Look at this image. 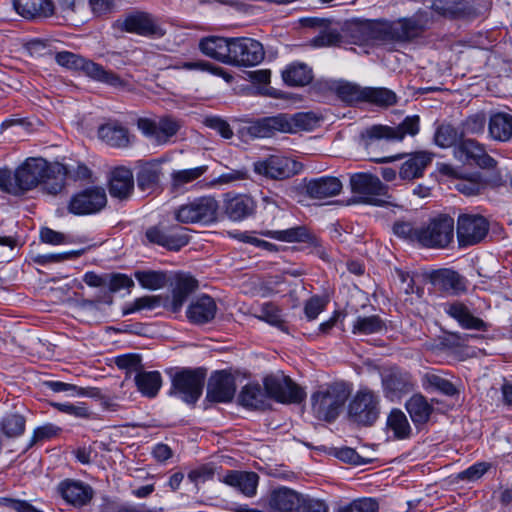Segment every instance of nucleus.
<instances>
[{
    "instance_id": "nucleus-58",
    "label": "nucleus",
    "mask_w": 512,
    "mask_h": 512,
    "mask_svg": "<svg viewBox=\"0 0 512 512\" xmlns=\"http://www.w3.org/2000/svg\"><path fill=\"white\" fill-rule=\"evenodd\" d=\"M258 318L279 328L284 326L280 308L270 302L261 306Z\"/></svg>"
},
{
    "instance_id": "nucleus-23",
    "label": "nucleus",
    "mask_w": 512,
    "mask_h": 512,
    "mask_svg": "<svg viewBox=\"0 0 512 512\" xmlns=\"http://www.w3.org/2000/svg\"><path fill=\"white\" fill-rule=\"evenodd\" d=\"M236 392L234 376L225 371L214 372L208 381L206 398L211 402H230Z\"/></svg>"
},
{
    "instance_id": "nucleus-15",
    "label": "nucleus",
    "mask_w": 512,
    "mask_h": 512,
    "mask_svg": "<svg viewBox=\"0 0 512 512\" xmlns=\"http://www.w3.org/2000/svg\"><path fill=\"white\" fill-rule=\"evenodd\" d=\"M430 23L429 13L418 11L411 17L402 18L391 23L387 28V33L392 40L397 42H410L422 37Z\"/></svg>"
},
{
    "instance_id": "nucleus-34",
    "label": "nucleus",
    "mask_w": 512,
    "mask_h": 512,
    "mask_svg": "<svg viewBox=\"0 0 512 512\" xmlns=\"http://www.w3.org/2000/svg\"><path fill=\"white\" fill-rule=\"evenodd\" d=\"M134 189L133 173L125 167L115 168L109 180V193L111 197L120 200L127 199Z\"/></svg>"
},
{
    "instance_id": "nucleus-47",
    "label": "nucleus",
    "mask_w": 512,
    "mask_h": 512,
    "mask_svg": "<svg viewBox=\"0 0 512 512\" xmlns=\"http://www.w3.org/2000/svg\"><path fill=\"white\" fill-rule=\"evenodd\" d=\"M387 427L393 432L396 439H407L412 432L406 415L400 409L391 410L387 417Z\"/></svg>"
},
{
    "instance_id": "nucleus-26",
    "label": "nucleus",
    "mask_w": 512,
    "mask_h": 512,
    "mask_svg": "<svg viewBox=\"0 0 512 512\" xmlns=\"http://www.w3.org/2000/svg\"><path fill=\"white\" fill-rule=\"evenodd\" d=\"M57 490L68 504L78 508L89 504L94 497L93 488L79 480H63L59 483Z\"/></svg>"
},
{
    "instance_id": "nucleus-19",
    "label": "nucleus",
    "mask_w": 512,
    "mask_h": 512,
    "mask_svg": "<svg viewBox=\"0 0 512 512\" xmlns=\"http://www.w3.org/2000/svg\"><path fill=\"white\" fill-rule=\"evenodd\" d=\"M453 156L463 164H473L482 169H494L497 166V161L487 153L485 146L471 138L459 141L453 149Z\"/></svg>"
},
{
    "instance_id": "nucleus-52",
    "label": "nucleus",
    "mask_w": 512,
    "mask_h": 512,
    "mask_svg": "<svg viewBox=\"0 0 512 512\" xmlns=\"http://www.w3.org/2000/svg\"><path fill=\"white\" fill-rule=\"evenodd\" d=\"M365 92L366 87H361L350 82L340 83L336 88V93L339 98L350 105L365 102Z\"/></svg>"
},
{
    "instance_id": "nucleus-50",
    "label": "nucleus",
    "mask_w": 512,
    "mask_h": 512,
    "mask_svg": "<svg viewBox=\"0 0 512 512\" xmlns=\"http://www.w3.org/2000/svg\"><path fill=\"white\" fill-rule=\"evenodd\" d=\"M397 101L398 97L396 93L388 88L366 87L365 102L387 108L395 105Z\"/></svg>"
},
{
    "instance_id": "nucleus-45",
    "label": "nucleus",
    "mask_w": 512,
    "mask_h": 512,
    "mask_svg": "<svg viewBox=\"0 0 512 512\" xmlns=\"http://www.w3.org/2000/svg\"><path fill=\"white\" fill-rule=\"evenodd\" d=\"M134 277L142 288L152 291L164 288L169 281L166 272L156 270H137Z\"/></svg>"
},
{
    "instance_id": "nucleus-14",
    "label": "nucleus",
    "mask_w": 512,
    "mask_h": 512,
    "mask_svg": "<svg viewBox=\"0 0 512 512\" xmlns=\"http://www.w3.org/2000/svg\"><path fill=\"white\" fill-rule=\"evenodd\" d=\"M255 173L273 180H285L297 175L302 164L294 159L276 154L269 155L253 164Z\"/></svg>"
},
{
    "instance_id": "nucleus-20",
    "label": "nucleus",
    "mask_w": 512,
    "mask_h": 512,
    "mask_svg": "<svg viewBox=\"0 0 512 512\" xmlns=\"http://www.w3.org/2000/svg\"><path fill=\"white\" fill-rule=\"evenodd\" d=\"M107 203L106 192L101 187H89L74 194L69 203L68 211L71 214L83 216L101 211Z\"/></svg>"
},
{
    "instance_id": "nucleus-21",
    "label": "nucleus",
    "mask_w": 512,
    "mask_h": 512,
    "mask_svg": "<svg viewBox=\"0 0 512 512\" xmlns=\"http://www.w3.org/2000/svg\"><path fill=\"white\" fill-rule=\"evenodd\" d=\"M382 387L385 397L394 401L413 391L415 382L409 372L392 368L382 375Z\"/></svg>"
},
{
    "instance_id": "nucleus-8",
    "label": "nucleus",
    "mask_w": 512,
    "mask_h": 512,
    "mask_svg": "<svg viewBox=\"0 0 512 512\" xmlns=\"http://www.w3.org/2000/svg\"><path fill=\"white\" fill-rule=\"evenodd\" d=\"M420 245L426 248H445L454 237V219L448 215H438L420 227Z\"/></svg>"
},
{
    "instance_id": "nucleus-56",
    "label": "nucleus",
    "mask_w": 512,
    "mask_h": 512,
    "mask_svg": "<svg viewBox=\"0 0 512 512\" xmlns=\"http://www.w3.org/2000/svg\"><path fill=\"white\" fill-rule=\"evenodd\" d=\"M174 69H184V70H201L208 71L214 75L222 76L227 81H230L232 78L227 72L224 71L223 68L214 66L206 61H189L183 62L173 66Z\"/></svg>"
},
{
    "instance_id": "nucleus-63",
    "label": "nucleus",
    "mask_w": 512,
    "mask_h": 512,
    "mask_svg": "<svg viewBox=\"0 0 512 512\" xmlns=\"http://www.w3.org/2000/svg\"><path fill=\"white\" fill-rule=\"evenodd\" d=\"M295 512H329V508L324 501L303 495Z\"/></svg>"
},
{
    "instance_id": "nucleus-59",
    "label": "nucleus",
    "mask_w": 512,
    "mask_h": 512,
    "mask_svg": "<svg viewBox=\"0 0 512 512\" xmlns=\"http://www.w3.org/2000/svg\"><path fill=\"white\" fill-rule=\"evenodd\" d=\"M115 364L119 369L125 370L126 373H138L142 369V358L135 353L123 354L115 358Z\"/></svg>"
},
{
    "instance_id": "nucleus-13",
    "label": "nucleus",
    "mask_w": 512,
    "mask_h": 512,
    "mask_svg": "<svg viewBox=\"0 0 512 512\" xmlns=\"http://www.w3.org/2000/svg\"><path fill=\"white\" fill-rule=\"evenodd\" d=\"M350 186L353 194L358 195L360 202L380 206L388 197V187L381 180L369 173H357L351 176Z\"/></svg>"
},
{
    "instance_id": "nucleus-28",
    "label": "nucleus",
    "mask_w": 512,
    "mask_h": 512,
    "mask_svg": "<svg viewBox=\"0 0 512 512\" xmlns=\"http://www.w3.org/2000/svg\"><path fill=\"white\" fill-rule=\"evenodd\" d=\"M438 171L442 175L459 179L456 189L466 196L478 195L486 188V182L479 173H474L470 177H463L458 168L447 163L439 164Z\"/></svg>"
},
{
    "instance_id": "nucleus-37",
    "label": "nucleus",
    "mask_w": 512,
    "mask_h": 512,
    "mask_svg": "<svg viewBox=\"0 0 512 512\" xmlns=\"http://www.w3.org/2000/svg\"><path fill=\"white\" fill-rule=\"evenodd\" d=\"M488 136L498 142L512 141V114L494 112L488 119Z\"/></svg>"
},
{
    "instance_id": "nucleus-62",
    "label": "nucleus",
    "mask_w": 512,
    "mask_h": 512,
    "mask_svg": "<svg viewBox=\"0 0 512 512\" xmlns=\"http://www.w3.org/2000/svg\"><path fill=\"white\" fill-rule=\"evenodd\" d=\"M338 512H378V503L371 498L357 499Z\"/></svg>"
},
{
    "instance_id": "nucleus-4",
    "label": "nucleus",
    "mask_w": 512,
    "mask_h": 512,
    "mask_svg": "<svg viewBox=\"0 0 512 512\" xmlns=\"http://www.w3.org/2000/svg\"><path fill=\"white\" fill-rule=\"evenodd\" d=\"M56 62L63 67L82 70L90 78L113 87H122L125 82L116 73L106 70L102 65L85 59L69 51H61L55 55Z\"/></svg>"
},
{
    "instance_id": "nucleus-44",
    "label": "nucleus",
    "mask_w": 512,
    "mask_h": 512,
    "mask_svg": "<svg viewBox=\"0 0 512 512\" xmlns=\"http://www.w3.org/2000/svg\"><path fill=\"white\" fill-rule=\"evenodd\" d=\"M135 383L142 395L153 398L162 385V377L158 371H140L135 376Z\"/></svg>"
},
{
    "instance_id": "nucleus-36",
    "label": "nucleus",
    "mask_w": 512,
    "mask_h": 512,
    "mask_svg": "<svg viewBox=\"0 0 512 512\" xmlns=\"http://www.w3.org/2000/svg\"><path fill=\"white\" fill-rule=\"evenodd\" d=\"M434 154L428 151H418L409 156L401 165L399 176L403 180H413L423 176L425 169L431 164Z\"/></svg>"
},
{
    "instance_id": "nucleus-10",
    "label": "nucleus",
    "mask_w": 512,
    "mask_h": 512,
    "mask_svg": "<svg viewBox=\"0 0 512 512\" xmlns=\"http://www.w3.org/2000/svg\"><path fill=\"white\" fill-rule=\"evenodd\" d=\"M420 130V118L417 115L407 116L398 126L373 125L361 133L365 145L373 140L402 141L406 136H415Z\"/></svg>"
},
{
    "instance_id": "nucleus-1",
    "label": "nucleus",
    "mask_w": 512,
    "mask_h": 512,
    "mask_svg": "<svg viewBox=\"0 0 512 512\" xmlns=\"http://www.w3.org/2000/svg\"><path fill=\"white\" fill-rule=\"evenodd\" d=\"M67 172L62 163L29 157L14 172L0 168V190L18 196L42 183L49 194L57 195L65 187Z\"/></svg>"
},
{
    "instance_id": "nucleus-57",
    "label": "nucleus",
    "mask_w": 512,
    "mask_h": 512,
    "mask_svg": "<svg viewBox=\"0 0 512 512\" xmlns=\"http://www.w3.org/2000/svg\"><path fill=\"white\" fill-rule=\"evenodd\" d=\"M44 385L52 390L53 392L59 393V392H72L75 395L78 396H95V389L94 388H82L78 387L73 384L61 382V381H46L44 382Z\"/></svg>"
},
{
    "instance_id": "nucleus-48",
    "label": "nucleus",
    "mask_w": 512,
    "mask_h": 512,
    "mask_svg": "<svg viewBox=\"0 0 512 512\" xmlns=\"http://www.w3.org/2000/svg\"><path fill=\"white\" fill-rule=\"evenodd\" d=\"M386 329L385 322L378 315L358 316L352 326L353 334L370 335Z\"/></svg>"
},
{
    "instance_id": "nucleus-22",
    "label": "nucleus",
    "mask_w": 512,
    "mask_h": 512,
    "mask_svg": "<svg viewBox=\"0 0 512 512\" xmlns=\"http://www.w3.org/2000/svg\"><path fill=\"white\" fill-rule=\"evenodd\" d=\"M286 124L285 114H278L277 116L265 117L251 122L249 125L242 127L239 132L246 141L268 138L272 137L276 132L283 133V130H287Z\"/></svg>"
},
{
    "instance_id": "nucleus-35",
    "label": "nucleus",
    "mask_w": 512,
    "mask_h": 512,
    "mask_svg": "<svg viewBox=\"0 0 512 512\" xmlns=\"http://www.w3.org/2000/svg\"><path fill=\"white\" fill-rule=\"evenodd\" d=\"M99 138L115 148H126L131 143L128 129L118 121H109L98 129Z\"/></svg>"
},
{
    "instance_id": "nucleus-25",
    "label": "nucleus",
    "mask_w": 512,
    "mask_h": 512,
    "mask_svg": "<svg viewBox=\"0 0 512 512\" xmlns=\"http://www.w3.org/2000/svg\"><path fill=\"white\" fill-rule=\"evenodd\" d=\"M256 207V202L249 195L226 193L224 196L223 212L231 221L247 219L255 213Z\"/></svg>"
},
{
    "instance_id": "nucleus-43",
    "label": "nucleus",
    "mask_w": 512,
    "mask_h": 512,
    "mask_svg": "<svg viewBox=\"0 0 512 512\" xmlns=\"http://www.w3.org/2000/svg\"><path fill=\"white\" fill-rule=\"evenodd\" d=\"M259 235L282 242H309L311 237L305 226H296L284 230H262Z\"/></svg>"
},
{
    "instance_id": "nucleus-41",
    "label": "nucleus",
    "mask_w": 512,
    "mask_h": 512,
    "mask_svg": "<svg viewBox=\"0 0 512 512\" xmlns=\"http://www.w3.org/2000/svg\"><path fill=\"white\" fill-rule=\"evenodd\" d=\"M162 175L160 162L150 161L139 166L136 175L137 186L142 191L153 190L156 188Z\"/></svg>"
},
{
    "instance_id": "nucleus-38",
    "label": "nucleus",
    "mask_w": 512,
    "mask_h": 512,
    "mask_svg": "<svg viewBox=\"0 0 512 512\" xmlns=\"http://www.w3.org/2000/svg\"><path fill=\"white\" fill-rule=\"evenodd\" d=\"M281 76L283 82L289 87H304L312 82L314 73L307 64L292 62L285 67Z\"/></svg>"
},
{
    "instance_id": "nucleus-54",
    "label": "nucleus",
    "mask_w": 512,
    "mask_h": 512,
    "mask_svg": "<svg viewBox=\"0 0 512 512\" xmlns=\"http://www.w3.org/2000/svg\"><path fill=\"white\" fill-rule=\"evenodd\" d=\"M486 124L488 125L487 117L484 112H478L466 117L461 123V132L465 134L480 135L485 131Z\"/></svg>"
},
{
    "instance_id": "nucleus-53",
    "label": "nucleus",
    "mask_w": 512,
    "mask_h": 512,
    "mask_svg": "<svg viewBox=\"0 0 512 512\" xmlns=\"http://www.w3.org/2000/svg\"><path fill=\"white\" fill-rule=\"evenodd\" d=\"M26 420L24 416L18 413L5 415L1 422V430L7 437H18L25 431Z\"/></svg>"
},
{
    "instance_id": "nucleus-60",
    "label": "nucleus",
    "mask_w": 512,
    "mask_h": 512,
    "mask_svg": "<svg viewBox=\"0 0 512 512\" xmlns=\"http://www.w3.org/2000/svg\"><path fill=\"white\" fill-rule=\"evenodd\" d=\"M100 512H158L145 504L133 505L128 503L107 502L102 505Z\"/></svg>"
},
{
    "instance_id": "nucleus-51",
    "label": "nucleus",
    "mask_w": 512,
    "mask_h": 512,
    "mask_svg": "<svg viewBox=\"0 0 512 512\" xmlns=\"http://www.w3.org/2000/svg\"><path fill=\"white\" fill-rule=\"evenodd\" d=\"M432 9L438 15L449 19L462 18L467 13V3L463 0L459 1H436L432 5Z\"/></svg>"
},
{
    "instance_id": "nucleus-40",
    "label": "nucleus",
    "mask_w": 512,
    "mask_h": 512,
    "mask_svg": "<svg viewBox=\"0 0 512 512\" xmlns=\"http://www.w3.org/2000/svg\"><path fill=\"white\" fill-rule=\"evenodd\" d=\"M405 408L409 413L412 422L417 427L427 423L434 410L427 398L420 393L411 396L407 400Z\"/></svg>"
},
{
    "instance_id": "nucleus-7",
    "label": "nucleus",
    "mask_w": 512,
    "mask_h": 512,
    "mask_svg": "<svg viewBox=\"0 0 512 512\" xmlns=\"http://www.w3.org/2000/svg\"><path fill=\"white\" fill-rule=\"evenodd\" d=\"M303 494L287 488L279 487L271 490L265 497L261 498L259 508L240 506L237 512H295Z\"/></svg>"
},
{
    "instance_id": "nucleus-9",
    "label": "nucleus",
    "mask_w": 512,
    "mask_h": 512,
    "mask_svg": "<svg viewBox=\"0 0 512 512\" xmlns=\"http://www.w3.org/2000/svg\"><path fill=\"white\" fill-rule=\"evenodd\" d=\"M115 31L137 34L144 37H162L165 30L148 12L134 11L128 13L112 24Z\"/></svg>"
},
{
    "instance_id": "nucleus-16",
    "label": "nucleus",
    "mask_w": 512,
    "mask_h": 512,
    "mask_svg": "<svg viewBox=\"0 0 512 512\" xmlns=\"http://www.w3.org/2000/svg\"><path fill=\"white\" fill-rule=\"evenodd\" d=\"M181 122L169 115L159 119L139 118L137 128L144 136L151 139L158 145L168 143L181 129Z\"/></svg>"
},
{
    "instance_id": "nucleus-55",
    "label": "nucleus",
    "mask_w": 512,
    "mask_h": 512,
    "mask_svg": "<svg viewBox=\"0 0 512 512\" xmlns=\"http://www.w3.org/2000/svg\"><path fill=\"white\" fill-rule=\"evenodd\" d=\"M424 382L428 385V387L437 390L446 396L451 397L458 394L457 388L451 381L435 373H426L424 375Z\"/></svg>"
},
{
    "instance_id": "nucleus-11",
    "label": "nucleus",
    "mask_w": 512,
    "mask_h": 512,
    "mask_svg": "<svg viewBox=\"0 0 512 512\" xmlns=\"http://www.w3.org/2000/svg\"><path fill=\"white\" fill-rule=\"evenodd\" d=\"M379 413V397L369 388H360L349 403L348 415L360 425L371 426Z\"/></svg>"
},
{
    "instance_id": "nucleus-5",
    "label": "nucleus",
    "mask_w": 512,
    "mask_h": 512,
    "mask_svg": "<svg viewBox=\"0 0 512 512\" xmlns=\"http://www.w3.org/2000/svg\"><path fill=\"white\" fill-rule=\"evenodd\" d=\"M206 371L203 368H184L172 376L170 395L187 404H195L202 395Z\"/></svg>"
},
{
    "instance_id": "nucleus-12",
    "label": "nucleus",
    "mask_w": 512,
    "mask_h": 512,
    "mask_svg": "<svg viewBox=\"0 0 512 512\" xmlns=\"http://www.w3.org/2000/svg\"><path fill=\"white\" fill-rule=\"evenodd\" d=\"M150 244L158 245L170 251H179L190 241L187 229L177 224L158 223L145 231Z\"/></svg>"
},
{
    "instance_id": "nucleus-30",
    "label": "nucleus",
    "mask_w": 512,
    "mask_h": 512,
    "mask_svg": "<svg viewBox=\"0 0 512 512\" xmlns=\"http://www.w3.org/2000/svg\"><path fill=\"white\" fill-rule=\"evenodd\" d=\"M216 312L217 305L214 299L203 294L192 300L187 308L186 316L191 323L202 325L212 321Z\"/></svg>"
},
{
    "instance_id": "nucleus-61",
    "label": "nucleus",
    "mask_w": 512,
    "mask_h": 512,
    "mask_svg": "<svg viewBox=\"0 0 512 512\" xmlns=\"http://www.w3.org/2000/svg\"><path fill=\"white\" fill-rule=\"evenodd\" d=\"M393 232L401 238L420 244V227L415 228L410 222H396L393 225Z\"/></svg>"
},
{
    "instance_id": "nucleus-2",
    "label": "nucleus",
    "mask_w": 512,
    "mask_h": 512,
    "mask_svg": "<svg viewBox=\"0 0 512 512\" xmlns=\"http://www.w3.org/2000/svg\"><path fill=\"white\" fill-rule=\"evenodd\" d=\"M263 385L264 389L258 383L245 385L239 394L240 404L244 407L265 409L269 405V399L282 404H299L306 397L305 391L285 375L266 376Z\"/></svg>"
},
{
    "instance_id": "nucleus-32",
    "label": "nucleus",
    "mask_w": 512,
    "mask_h": 512,
    "mask_svg": "<svg viewBox=\"0 0 512 512\" xmlns=\"http://www.w3.org/2000/svg\"><path fill=\"white\" fill-rule=\"evenodd\" d=\"M232 38L208 36L199 42L200 51L221 63L229 65Z\"/></svg>"
},
{
    "instance_id": "nucleus-33",
    "label": "nucleus",
    "mask_w": 512,
    "mask_h": 512,
    "mask_svg": "<svg viewBox=\"0 0 512 512\" xmlns=\"http://www.w3.org/2000/svg\"><path fill=\"white\" fill-rule=\"evenodd\" d=\"M198 288V281L189 274L177 273L172 289L171 310L178 312L187 301L189 295Z\"/></svg>"
},
{
    "instance_id": "nucleus-46",
    "label": "nucleus",
    "mask_w": 512,
    "mask_h": 512,
    "mask_svg": "<svg viewBox=\"0 0 512 512\" xmlns=\"http://www.w3.org/2000/svg\"><path fill=\"white\" fill-rule=\"evenodd\" d=\"M463 138V133L449 123L439 125L434 134V142L441 148H454Z\"/></svg>"
},
{
    "instance_id": "nucleus-49",
    "label": "nucleus",
    "mask_w": 512,
    "mask_h": 512,
    "mask_svg": "<svg viewBox=\"0 0 512 512\" xmlns=\"http://www.w3.org/2000/svg\"><path fill=\"white\" fill-rule=\"evenodd\" d=\"M208 170L207 165L198 166L190 169L175 170L171 173L172 189L178 191L187 184L194 182L203 176Z\"/></svg>"
},
{
    "instance_id": "nucleus-24",
    "label": "nucleus",
    "mask_w": 512,
    "mask_h": 512,
    "mask_svg": "<svg viewBox=\"0 0 512 512\" xmlns=\"http://www.w3.org/2000/svg\"><path fill=\"white\" fill-rule=\"evenodd\" d=\"M433 286L444 294L459 296L467 291V280L452 269L442 268L430 275Z\"/></svg>"
},
{
    "instance_id": "nucleus-39",
    "label": "nucleus",
    "mask_w": 512,
    "mask_h": 512,
    "mask_svg": "<svg viewBox=\"0 0 512 512\" xmlns=\"http://www.w3.org/2000/svg\"><path fill=\"white\" fill-rule=\"evenodd\" d=\"M13 6L16 12L26 19L48 17L54 10L50 0H13Z\"/></svg>"
},
{
    "instance_id": "nucleus-27",
    "label": "nucleus",
    "mask_w": 512,
    "mask_h": 512,
    "mask_svg": "<svg viewBox=\"0 0 512 512\" xmlns=\"http://www.w3.org/2000/svg\"><path fill=\"white\" fill-rule=\"evenodd\" d=\"M443 310L447 315L456 320L463 329L486 332L490 327L481 318L474 316L463 302L445 303L443 304Z\"/></svg>"
},
{
    "instance_id": "nucleus-42",
    "label": "nucleus",
    "mask_w": 512,
    "mask_h": 512,
    "mask_svg": "<svg viewBox=\"0 0 512 512\" xmlns=\"http://www.w3.org/2000/svg\"><path fill=\"white\" fill-rule=\"evenodd\" d=\"M287 130L283 133H296L300 130L312 131L319 126L321 117L314 112H299L292 116L285 114Z\"/></svg>"
},
{
    "instance_id": "nucleus-17",
    "label": "nucleus",
    "mask_w": 512,
    "mask_h": 512,
    "mask_svg": "<svg viewBox=\"0 0 512 512\" xmlns=\"http://www.w3.org/2000/svg\"><path fill=\"white\" fill-rule=\"evenodd\" d=\"M265 52L262 44L252 38H232L229 65L252 67L262 62Z\"/></svg>"
},
{
    "instance_id": "nucleus-3",
    "label": "nucleus",
    "mask_w": 512,
    "mask_h": 512,
    "mask_svg": "<svg viewBox=\"0 0 512 512\" xmlns=\"http://www.w3.org/2000/svg\"><path fill=\"white\" fill-rule=\"evenodd\" d=\"M349 390L341 382L320 387L311 395L313 415L321 421L331 423L339 416L349 397Z\"/></svg>"
},
{
    "instance_id": "nucleus-18",
    "label": "nucleus",
    "mask_w": 512,
    "mask_h": 512,
    "mask_svg": "<svg viewBox=\"0 0 512 512\" xmlns=\"http://www.w3.org/2000/svg\"><path fill=\"white\" fill-rule=\"evenodd\" d=\"M489 222L479 214H462L457 220V238L462 247L482 242L489 232Z\"/></svg>"
},
{
    "instance_id": "nucleus-6",
    "label": "nucleus",
    "mask_w": 512,
    "mask_h": 512,
    "mask_svg": "<svg viewBox=\"0 0 512 512\" xmlns=\"http://www.w3.org/2000/svg\"><path fill=\"white\" fill-rule=\"evenodd\" d=\"M219 203L213 196H201L179 206L175 219L183 224H210L217 220Z\"/></svg>"
},
{
    "instance_id": "nucleus-31",
    "label": "nucleus",
    "mask_w": 512,
    "mask_h": 512,
    "mask_svg": "<svg viewBox=\"0 0 512 512\" xmlns=\"http://www.w3.org/2000/svg\"><path fill=\"white\" fill-rule=\"evenodd\" d=\"M220 481L235 488L247 497H253L257 493L259 476L255 472L229 470L220 478Z\"/></svg>"
},
{
    "instance_id": "nucleus-29",
    "label": "nucleus",
    "mask_w": 512,
    "mask_h": 512,
    "mask_svg": "<svg viewBox=\"0 0 512 512\" xmlns=\"http://www.w3.org/2000/svg\"><path fill=\"white\" fill-rule=\"evenodd\" d=\"M342 182L334 176L312 178L305 183V192L312 199L323 200L337 196L342 191Z\"/></svg>"
},
{
    "instance_id": "nucleus-64",
    "label": "nucleus",
    "mask_w": 512,
    "mask_h": 512,
    "mask_svg": "<svg viewBox=\"0 0 512 512\" xmlns=\"http://www.w3.org/2000/svg\"><path fill=\"white\" fill-rule=\"evenodd\" d=\"M0 507L8 508L15 512H43L25 500L10 497H0Z\"/></svg>"
}]
</instances>
